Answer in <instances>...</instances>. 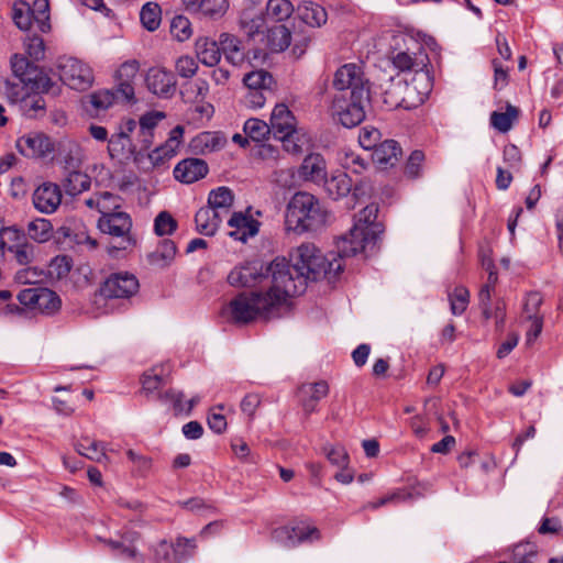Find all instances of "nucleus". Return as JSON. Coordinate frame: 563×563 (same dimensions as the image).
Listing matches in <instances>:
<instances>
[{"label":"nucleus","mask_w":563,"mask_h":563,"mask_svg":"<svg viewBox=\"0 0 563 563\" xmlns=\"http://www.w3.org/2000/svg\"><path fill=\"white\" fill-rule=\"evenodd\" d=\"M62 184L65 192L71 197H75L90 188L91 179L87 174L80 172L79 169H75L66 172V176Z\"/></svg>","instance_id":"nucleus-37"},{"label":"nucleus","mask_w":563,"mask_h":563,"mask_svg":"<svg viewBox=\"0 0 563 563\" xmlns=\"http://www.w3.org/2000/svg\"><path fill=\"white\" fill-rule=\"evenodd\" d=\"M266 279L271 286L265 290L279 308L287 305L288 299L300 295L306 289L303 273H300L291 260L276 257L266 265Z\"/></svg>","instance_id":"nucleus-1"},{"label":"nucleus","mask_w":563,"mask_h":563,"mask_svg":"<svg viewBox=\"0 0 563 563\" xmlns=\"http://www.w3.org/2000/svg\"><path fill=\"white\" fill-rule=\"evenodd\" d=\"M228 7V0H201L199 12L211 18L221 16L225 13Z\"/></svg>","instance_id":"nucleus-62"},{"label":"nucleus","mask_w":563,"mask_h":563,"mask_svg":"<svg viewBox=\"0 0 563 563\" xmlns=\"http://www.w3.org/2000/svg\"><path fill=\"white\" fill-rule=\"evenodd\" d=\"M266 265L261 261H247L232 268L228 283L233 287H253L266 280Z\"/></svg>","instance_id":"nucleus-15"},{"label":"nucleus","mask_w":563,"mask_h":563,"mask_svg":"<svg viewBox=\"0 0 563 563\" xmlns=\"http://www.w3.org/2000/svg\"><path fill=\"white\" fill-rule=\"evenodd\" d=\"M177 252V246L172 240H163L155 252L151 254V261L161 266H167L172 263Z\"/></svg>","instance_id":"nucleus-47"},{"label":"nucleus","mask_w":563,"mask_h":563,"mask_svg":"<svg viewBox=\"0 0 563 563\" xmlns=\"http://www.w3.org/2000/svg\"><path fill=\"white\" fill-rule=\"evenodd\" d=\"M333 87L335 93L344 96H369V82L365 78L363 67L355 63L342 65L334 74Z\"/></svg>","instance_id":"nucleus-9"},{"label":"nucleus","mask_w":563,"mask_h":563,"mask_svg":"<svg viewBox=\"0 0 563 563\" xmlns=\"http://www.w3.org/2000/svg\"><path fill=\"white\" fill-rule=\"evenodd\" d=\"M18 151L25 157L42 158L55 151L52 139L42 132H29L16 140Z\"/></svg>","instance_id":"nucleus-17"},{"label":"nucleus","mask_w":563,"mask_h":563,"mask_svg":"<svg viewBox=\"0 0 563 563\" xmlns=\"http://www.w3.org/2000/svg\"><path fill=\"white\" fill-rule=\"evenodd\" d=\"M299 176L317 184L325 180L327 164L322 155L318 153L307 155L299 167Z\"/></svg>","instance_id":"nucleus-26"},{"label":"nucleus","mask_w":563,"mask_h":563,"mask_svg":"<svg viewBox=\"0 0 563 563\" xmlns=\"http://www.w3.org/2000/svg\"><path fill=\"white\" fill-rule=\"evenodd\" d=\"M13 75L25 86L40 75V68L20 54L12 55L10 59Z\"/></svg>","instance_id":"nucleus-34"},{"label":"nucleus","mask_w":563,"mask_h":563,"mask_svg":"<svg viewBox=\"0 0 563 563\" xmlns=\"http://www.w3.org/2000/svg\"><path fill=\"white\" fill-rule=\"evenodd\" d=\"M272 538L284 548L292 549L303 542L319 540L320 532L316 527L283 526L273 531Z\"/></svg>","instance_id":"nucleus-16"},{"label":"nucleus","mask_w":563,"mask_h":563,"mask_svg":"<svg viewBox=\"0 0 563 563\" xmlns=\"http://www.w3.org/2000/svg\"><path fill=\"white\" fill-rule=\"evenodd\" d=\"M397 81H393L383 93V101L388 110L398 108L405 109L404 99L400 95Z\"/></svg>","instance_id":"nucleus-60"},{"label":"nucleus","mask_w":563,"mask_h":563,"mask_svg":"<svg viewBox=\"0 0 563 563\" xmlns=\"http://www.w3.org/2000/svg\"><path fill=\"white\" fill-rule=\"evenodd\" d=\"M296 15L300 21L311 27H320L325 24L328 20L325 9L313 1L300 2L296 9Z\"/></svg>","instance_id":"nucleus-27"},{"label":"nucleus","mask_w":563,"mask_h":563,"mask_svg":"<svg viewBox=\"0 0 563 563\" xmlns=\"http://www.w3.org/2000/svg\"><path fill=\"white\" fill-rule=\"evenodd\" d=\"M32 201L37 211L51 214L62 202L60 187L54 183H43L34 190Z\"/></svg>","instance_id":"nucleus-21"},{"label":"nucleus","mask_w":563,"mask_h":563,"mask_svg":"<svg viewBox=\"0 0 563 563\" xmlns=\"http://www.w3.org/2000/svg\"><path fill=\"white\" fill-rule=\"evenodd\" d=\"M398 88L404 99L406 110L415 109L422 104L430 95L433 87L431 73H420L412 76L410 80H398Z\"/></svg>","instance_id":"nucleus-13"},{"label":"nucleus","mask_w":563,"mask_h":563,"mask_svg":"<svg viewBox=\"0 0 563 563\" xmlns=\"http://www.w3.org/2000/svg\"><path fill=\"white\" fill-rule=\"evenodd\" d=\"M338 256L332 255L331 258H327L313 244L306 243L290 254V260L297 269L303 273L307 284L309 280H318L321 277H327L329 280L335 278L343 271L342 256L339 254Z\"/></svg>","instance_id":"nucleus-3"},{"label":"nucleus","mask_w":563,"mask_h":563,"mask_svg":"<svg viewBox=\"0 0 563 563\" xmlns=\"http://www.w3.org/2000/svg\"><path fill=\"white\" fill-rule=\"evenodd\" d=\"M177 229V221L167 211L159 212L154 220V231L157 235H169Z\"/></svg>","instance_id":"nucleus-57"},{"label":"nucleus","mask_w":563,"mask_h":563,"mask_svg":"<svg viewBox=\"0 0 563 563\" xmlns=\"http://www.w3.org/2000/svg\"><path fill=\"white\" fill-rule=\"evenodd\" d=\"M269 126L275 137H286L298 133L296 118L285 104L275 106Z\"/></svg>","instance_id":"nucleus-23"},{"label":"nucleus","mask_w":563,"mask_h":563,"mask_svg":"<svg viewBox=\"0 0 563 563\" xmlns=\"http://www.w3.org/2000/svg\"><path fill=\"white\" fill-rule=\"evenodd\" d=\"M327 380L303 383L298 387V398L305 415L317 411L318 402L329 395Z\"/></svg>","instance_id":"nucleus-20"},{"label":"nucleus","mask_w":563,"mask_h":563,"mask_svg":"<svg viewBox=\"0 0 563 563\" xmlns=\"http://www.w3.org/2000/svg\"><path fill=\"white\" fill-rule=\"evenodd\" d=\"M9 251L13 253L15 261L20 265H27L35 258V247L29 243L16 244L10 246Z\"/></svg>","instance_id":"nucleus-61"},{"label":"nucleus","mask_w":563,"mask_h":563,"mask_svg":"<svg viewBox=\"0 0 563 563\" xmlns=\"http://www.w3.org/2000/svg\"><path fill=\"white\" fill-rule=\"evenodd\" d=\"M136 130V121L133 119L122 120L118 126L117 133L112 134L108 141V152L112 158H130L135 162L140 159V155L132 140V135Z\"/></svg>","instance_id":"nucleus-11"},{"label":"nucleus","mask_w":563,"mask_h":563,"mask_svg":"<svg viewBox=\"0 0 563 563\" xmlns=\"http://www.w3.org/2000/svg\"><path fill=\"white\" fill-rule=\"evenodd\" d=\"M123 206V199L119 195H114L109 191L100 192V217L112 214L117 211H121Z\"/></svg>","instance_id":"nucleus-52"},{"label":"nucleus","mask_w":563,"mask_h":563,"mask_svg":"<svg viewBox=\"0 0 563 563\" xmlns=\"http://www.w3.org/2000/svg\"><path fill=\"white\" fill-rule=\"evenodd\" d=\"M415 497L413 493L406 492L402 489H397L382 498H378L375 501H368L363 506V509L376 510L377 508L385 506L387 504H398L410 500Z\"/></svg>","instance_id":"nucleus-51"},{"label":"nucleus","mask_w":563,"mask_h":563,"mask_svg":"<svg viewBox=\"0 0 563 563\" xmlns=\"http://www.w3.org/2000/svg\"><path fill=\"white\" fill-rule=\"evenodd\" d=\"M280 308L266 291L241 292L228 306L229 318L245 324L256 319L269 320L279 314Z\"/></svg>","instance_id":"nucleus-4"},{"label":"nucleus","mask_w":563,"mask_h":563,"mask_svg":"<svg viewBox=\"0 0 563 563\" xmlns=\"http://www.w3.org/2000/svg\"><path fill=\"white\" fill-rule=\"evenodd\" d=\"M543 302V298L540 292L538 291H531L527 295L526 300L523 302V314L526 316V319H534V318H543L539 313V309Z\"/></svg>","instance_id":"nucleus-59"},{"label":"nucleus","mask_w":563,"mask_h":563,"mask_svg":"<svg viewBox=\"0 0 563 563\" xmlns=\"http://www.w3.org/2000/svg\"><path fill=\"white\" fill-rule=\"evenodd\" d=\"M58 75L65 85L75 90L89 88L93 80L90 67L75 57L59 59Z\"/></svg>","instance_id":"nucleus-14"},{"label":"nucleus","mask_w":563,"mask_h":563,"mask_svg":"<svg viewBox=\"0 0 563 563\" xmlns=\"http://www.w3.org/2000/svg\"><path fill=\"white\" fill-rule=\"evenodd\" d=\"M158 398L162 401H169L173 404V408L176 413H186L189 415L192 408L200 401L199 396H194L187 405L183 402L184 394L183 391L168 389L165 393H158Z\"/></svg>","instance_id":"nucleus-41"},{"label":"nucleus","mask_w":563,"mask_h":563,"mask_svg":"<svg viewBox=\"0 0 563 563\" xmlns=\"http://www.w3.org/2000/svg\"><path fill=\"white\" fill-rule=\"evenodd\" d=\"M18 300L25 308L45 314L58 311L62 305L58 295L45 287L22 289L18 294Z\"/></svg>","instance_id":"nucleus-12"},{"label":"nucleus","mask_w":563,"mask_h":563,"mask_svg":"<svg viewBox=\"0 0 563 563\" xmlns=\"http://www.w3.org/2000/svg\"><path fill=\"white\" fill-rule=\"evenodd\" d=\"M168 368L155 366L145 372L142 377V388L146 395H151L166 384Z\"/></svg>","instance_id":"nucleus-40"},{"label":"nucleus","mask_w":563,"mask_h":563,"mask_svg":"<svg viewBox=\"0 0 563 563\" xmlns=\"http://www.w3.org/2000/svg\"><path fill=\"white\" fill-rule=\"evenodd\" d=\"M174 544V556L176 563H181L184 560L194 555L197 548L196 539L179 537Z\"/></svg>","instance_id":"nucleus-55"},{"label":"nucleus","mask_w":563,"mask_h":563,"mask_svg":"<svg viewBox=\"0 0 563 563\" xmlns=\"http://www.w3.org/2000/svg\"><path fill=\"white\" fill-rule=\"evenodd\" d=\"M31 13L34 19V23L41 32H47L51 29L49 25V3L48 0H35L31 8Z\"/></svg>","instance_id":"nucleus-49"},{"label":"nucleus","mask_w":563,"mask_h":563,"mask_svg":"<svg viewBox=\"0 0 563 563\" xmlns=\"http://www.w3.org/2000/svg\"><path fill=\"white\" fill-rule=\"evenodd\" d=\"M378 208L375 205L366 206L357 216V220L350 232L341 236L336 247L340 256H354L363 252L369 243H374V221Z\"/></svg>","instance_id":"nucleus-6"},{"label":"nucleus","mask_w":563,"mask_h":563,"mask_svg":"<svg viewBox=\"0 0 563 563\" xmlns=\"http://www.w3.org/2000/svg\"><path fill=\"white\" fill-rule=\"evenodd\" d=\"M470 292L464 287H456L452 294L449 295L451 311L455 316L462 314L468 305Z\"/></svg>","instance_id":"nucleus-56"},{"label":"nucleus","mask_w":563,"mask_h":563,"mask_svg":"<svg viewBox=\"0 0 563 563\" xmlns=\"http://www.w3.org/2000/svg\"><path fill=\"white\" fill-rule=\"evenodd\" d=\"M323 452L333 465L344 468L349 464V454L342 445H325Z\"/></svg>","instance_id":"nucleus-58"},{"label":"nucleus","mask_w":563,"mask_h":563,"mask_svg":"<svg viewBox=\"0 0 563 563\" xmlns=\"http://www.w3.org/2000/svg\"><path fill=\"white\" fill-rule=\"evenodd\" d=\"M341 166L354 174H362L366 169V162L350 148H343L338 153Z\"/></svg>","instance_id":"nucleus-45"},{"label":"nucleus","mask_w":563,"mask_h":563,"mask_svg":"<svg viewBox=\"0 0 563 563\" xmlns=\"http://www.w3.org/2000/svg\"><path fill=\"white\" fill-rule=\"evenodd\" d=\"M139 289L140 283L135 275L129 272L111 273L95 292L93 305L99 313H109L118 301L129 300Z\"/></svg>","instance_id":"nucleus-5"},{"label":"nucleus","mask_w":563,"mask_h":563,"mask_svg":"<svg viewBox=\"0 0 563 563\" xmlns=\"http://www.w3.org/2000/svg\"><path fill=\"white\" fill-rule=\"evenodd\" d=\"M196 55L200 63L213 67L221 59V51L218 43L209 37H199L195 44Z\"/></svg>","instance_id":"nucleus-33"},{"label":"nucleus","mask_w":563,"mask_h":563,"mask_svg":"<svg viewBox=\"0 0 563 563\" xmlns=\"http://www.w3.org/2000/svg\"><path fill=\"white\" fill-rule=\"evenodd\" d=\"M12 19L15 25L22 30L27 31L34 22L31 13V8L26 2L15 3L13 7Z\"/></svg>","instance_id":"nucleus-54"},{"label":"nucleus","mask_w":563,"mask_h":563,"mask_svg":"<svg viewBox=\"0 0 563 563\" xmlns=\"http://www.w3.org/2000/svg\"><path fill=\"white\" fill-rule=\"evenodd\" d=\"M183 135L184 128L181 125H176L170 130L167 140L148 153L147 157L153 167L165 166L174 156H176L183 142Z\"/></svg>","instance_id":"nucleus-19"},{"label":"nucleus","mask_w":563,"mask_h":563,"mask_svg":"<svg viewBox=\"0 0 563 563\" xmlns=\"http://www.w3.org/2000/svg\"><path fill=\"white\" fill-rule=\"evenodd\" d=\"M97 224L102 233L119 239L118 243L109 249L110 254L114 251H126L135 245L136 241L131 234L132 219L124 210L100 217Z\"/></svg>","instance_id":"nucleus-7"},{"label":"nucleus","mask_w":563,"mask_h":563,"mask_svg":"<svg viewBox=\"0 0 563 563\" xmlns=\"http://www.w3.org/2000/svg\"><path fill=\"white\" fill-rule=\"evenodd\" d=\"M76 451L91 460L98 463H101L103 461H108V456L106 454V446L102 442L91 440L89 438H82L76 445Z\"/></svg>","instance_id":"nucleus-39"},{"label":"nucleus","mask_w":563,"mask_h":563,"mask_svg":"<svg viewBox=\"0 0 563 563\" xmlns=\"http://www.w3.org/2000/svg\"><path fill=\"white\" fill-rule=\"evenodd\" d=\"M117 100H122L117 89L99 90L89 96V102L96 111H103L110 108Z\"/></svg>","instance_id":"nucleus-48"},{"label":"nucleus","mask_w":563,"mask_h":563,"mask_svg":"<svg viewBox=\"0 0 563 563\" xmlns=\"http://www.w3.org/2000/svg\"><path fill=\"white\" fill-rule=\"evenodd\" d=\"M243 82L249 90H267L271 92L273 77L268 71L258 69L244 75Z\"/></svg>","instance_id":"nucleus-44"},{"label":"nucleus","mask_w":563,"mask_h":563,"mask_svg":"<svg viewBox=\"0 0 563 563\" xmlns=\"http://www.w3.org/2000/svg\"><path fill=\"white\" fill-rule=\"evenodd\" d=\"M132 140L134 141V145L141 157L143 153L151 147L154 140V133L148 132L136 124V130L132 135Z\"/></svg>","instance_id":"nucleus-64"},{"label":"nucleus","mask_w":563,"mask_h":563,"mask_svg":"<svg viewBox=\"0 0 563 563\" xmlns=\"http://www.w3.org/2000/svg\"><path fill=\"white\" fill-rule=\"evenodd\" d=\"M369 96H344L334 93L331 112L333 118L345 128H354L365 119V104Z\"/></svg>","instance_id":"nucleus-8"},{"label":"nucleus","mask_w":563,"mask_h":563,"mask_svg":"<svg viewBox=\"0 0 563 563\" xmlns=\"http://www.w3.org/2000/svg\"><path fill=\"white\" fill-rule=\"evenodd\" d=\"M233 202L234 195L232 190L229 187L221 186L210 191L207 207L224 218L230 213Z\"/></svg>","instance_id":"nucleus-29"},{"label":"nucleus","mask_w":563,"mask_h":563,"mask_svg":"<svg viewBox=\"0 0 563 563\" xmlns=\"http://www.w3.org/2000/svg\"><path fill=\"white\" fill-rule=\"evenodd\" d=\"M401 155L399 144L394 140H386L373 150V161L379 165L394 166Z\"/></svg>","instance_id":"nucleus-36"},{"label":"nucleus","mask_w":563,"mask_h":563,"mask_svg":"<svg viewBox=\"0 0 563 563\" xmlns=\"http://www.w3.org/2000/svg\"><path fill=\"white\" fill-rule=\"evenodd\" d=\"M222 221L223 218L207 206L200 208L195 216L197 231L206 236L213 235Z\"/></svg>","instance_id":"nucleus-32"},{"label":"nucleus","mask_w":563,"mask_h":563,"mask_svg":"<svg viewBox=\"0 0 563 563\" xmlns=\"http://www.w3.org/2000/svg\"><path fill=\"white\" fill-rule=\"evenodd\" d=\"M266 46L273 53H280L291 44V32L284 24H276L266 31Z\"/></svg>","instance_id":"nucleus-31"},{"label":"nucleus","mask_w":563,"mask_h":563,"mask_svg":"<svg viewBox=\"0 0 563 563\" xmlns=\"http://www.w3.org/2000/svg\"><path fill=\"white\" fill-rule=\"evenodd\" d=\"M519 117V110L515 106L507 104L505 112L494 111L490 114V124L501 133L508 132Z\"/></svg>","instance_id":"nucleus-42"},{"label":"nucleus","mask_w":563,"mask_h":563,"mask_svg":"<svg viewBox=\"0 0 563 563\" xmlns=\"http://www.w3.org/2000/svg\"><path fill=\"white\" fill-rule=\"evenodd\" d=\"M244 133L255 142H262L272 132L269 124L260 119H249L244 123Z\"/></svg>","instance_id":"nucleus-50"},{"label":"nucleus","mask_w":563,"mask_h":563,"mask_svg":"<svg viewBox=\"0 0 563 563\" xmlns=\"http://www.w3.org/2000/svg\"><path fill=\"white\" fill-rule=\"evenodd\" d=\"M145 82L148 90L158 97L168 98L176 91L175 76L165 68H150L145 77Z\"/></svg>","instance_id":"nucleus-22"},{"label":"nucleus","mask_w":563,"mask_h":563,"mask_svg":"<svg viewBox=\"0 0 563 563\" xmlns=\"http://www.w3.org/2000/svg\"><path fill=\"white\" fill-rule=\"evenodd\" d=\"M136 533H129L123 536L120 540H103L107 545L120 558L134 561L136 563H143L144 558L139 553L134 541L136 540Z\"/></svg>","instance_id":"nucleus-28"},{"label":"nucleus","mask_w":563,"mask_h":563,"mask_svg":"<svg viewBox=\"0 0 563 563\" xmlns=\"http://www.w3.org/2000/svg\"><path fill=\"white\" fill-rule=\"evenodd\" d=\"M140 71L136 59L123 62L114 73L115 88L122 101L134 100V81Z\"/></svg>","instance_id":"nucleus-18"},{"label":"nucleus","mask_w":563,"mask_h":563,"mask_svg":"<svg viewBox=\"0 0 563 563\" xmlns=\"http://www.w3.org/2000/svg\"><path fill=\"white\" fill-rule=\"evenodd\" d=\"M27 233L36 242H45L52 233V224L46 219H35L27 225Z\"/></svg>","instance_id":"nucleus-53"},{"label":"nucleus","mask_w":563,"mask_h":563,"mask_svg":"<svg viewBox=\"0 0 563 563\" xmlns=\"http://www.w3.org/2000/svg\"><path fill=\"white\" fill-rule=\"evenodd\" d=\"M327 217L328 212L317 197L298 191L287 205L285 224L287 230L296 233L316 231L325 224Z\"/></svg>","instance_id":"nucleus-2"},{"label":"nucleus","mask_w":563,"mask_h":563,"mask_svg":"<svg viewBox=\"0 0 563 563\" xmlns=\"http://www.w3.org/2000/svg\"><path fill=\"white\" fill-rule=\"evenodd\" d=\"M155 563H176L174 556V544L166 540H161L153 549Z\"/></svg>","instance_id":"nucleus-63"},{"label":"nucleus","mask_w":563,"mask_h":563,"mask_svg":"<svg viewBox=\"0 0 563 563\" xmlns=\"http://www.w3.org/2000/svg\"><path fill=\"white\" fill-rule=\"evenodd\" d=\"M322 183H324V189L329 197L334 200L347 196L352 189V180L346 173L335 174Z\"/></svg>","instance_id":"nucleus-38"},{"label":"nucleus","mask_w":563,"mask_h":563,"mask_svg":"<svg viewBox=\"0 0 563 563\" xmlns=\"http://www.w3.org/2000/svg\"><path fill=\"white\" fill-rule=\"evenodd\" d=\"M228 224L232 229L229 232V236L236 241L245 242L258 232V222L242 212H234L229 219Z\"/></svg>","instance_id":"nucleus-25"},{"label":"nucleus","mask_w":563,"mask_h":563,"mask_svg":"<svg viewBox=\"0 0 563 563\" xmlns=\"http://www.w3.org/2000/svg\"><path fill=\"white\" fill-rule=\"evenodd\" d=\"M412 46L406 49H394L389 54L391 65L400 73H412L418 76L420 73H430V58L424 48L410 40Z\"/></svg>","instance_id":"nucleus-10"},{"label":"nucleus","mask_w":563,"mask_h":563,"mask_svg":"<svg viewBox=\"0 0 563 563\" xmlns=\"http://www.w3.org/2000/svg\"><path fill=\"white\" fill-rule=\"evenodd\" d=\"M296 12L289 0H268L266 3V18L276 22H282Z\"/></svg>","instance_id":"nucleus-43"},{"label":"nucleus","mask_w":563,"mask_h":563,"mask_svg":"<svg viewBox=\"0 0 563 563\" xmlns=\"http://www.w3.org/2000/svg\"><path fill=\"white\" fill-rule=\"evenodd\" d=\"M208 165L200 158H186L174 168V177L184 184H192L208 174Z\"/></svg>","instance_id":"nucleus-24"},{"label":"nucleus","mask_w":563,"mask_h":563,"mask_svg":"<svg viewBox=\"0 0 563 563\" xmlns=\"http://www.w3.org/2000/svg\"><path fill=\"white\" fill-rule=\"evenodd\" d=\"M81 150L75 142L67 141L60 144L57 162L66 172L79 169L81 165Z\"/></svg>","instance_id":"nucleus-35"},{"label":"nucleus","mask_w":563,"mask_h":563,"mask_svg":"<svg viewBox=\"0 0 563 563\" xmlns=\"http://www.w3.org/2000/svg\"><path fill=\"white\" fill-rule=\"evenodd\" d=\"M220 51L224 54L225 59L234 65L241 66L244 63V51L242 42L235 35L222 33L219 37Z\"/></svg>","instance_id":"nucleus-30"},{"label":"nucleus","mask_w":563,"mask_h":563,"mask_svg":"<svg viewBox=\"0 0 563 563\" xmlns=\"http://www.w3.org/2000/svg\"><path fill=\"white\" fill-rule=\"evenodd\" d=\"M142 25L153 32L158 29L162 20V10L156 2H147L140 12Z\"/></svg>","instance_id":"nucleus-46"}]
</instances>
